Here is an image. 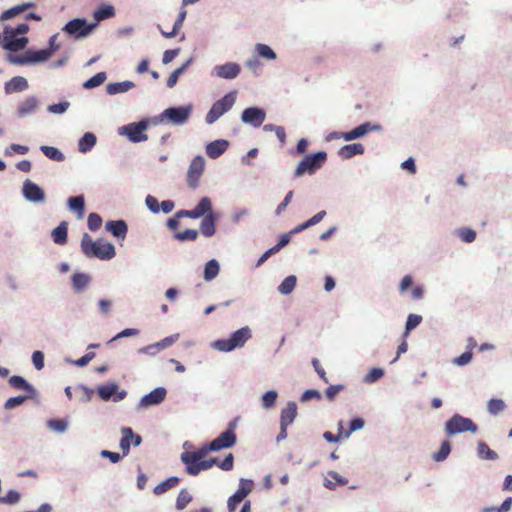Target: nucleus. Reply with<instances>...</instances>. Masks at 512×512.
<instances>
[{
    "mask_svg": "<svg viewBox=\"0 0 512 512\" xmlns=\"http://www.w3.org/2000/svg\"><path fill=\"white\" fill-rule=\"evenodd\" d=\"M177 217H187L191 219H198L203 216L200 224V230L203 236L211 237L215 234V223L217 215L212 211V203L208 197H203L192 210H179L176 213Z\"/></svg>",
    "mask_w": 512,
    "mask_h": 512,
    "instance_id": "f257e3e1",
    "label": "nucleus"
},
{
    "mask_svg": "<svg viewBox=\"0 0 512 512\" xmlns=\"http://www.w3.org/2000/svg\"><path fill=\"white\" fill-rule=\"evenodd\" d=\"M81 249L85 256L98 258L101 260H110L115 256V248L102 239L93 241V239L85 233L81 240Z\"/></svg>",
    "mask_w": 512,
    "mask_h": 512,
    "instance_id": "f03ea898",
    "label": "nucleus"
},
{
    "mask_svg": "<svg viewBox=\"0 0 512 512\" xmlns=\"http://www.w3.org/2000/svg\"><path fill=\"white\" fill-rule=\"evenodd\" d=\"M251 338L249 327H242L235 331L230 338L220 339L213 343V347L222 352H230L235 348H241Z\"/></svg>",
    "mask_w": 512,
    "mask_h": 512,
    "instance_id": "7ed1b4c3",
    "label": "nucleus"
},
{
    "mask_svg": "<svg viewBox=\"0 0 512 512\" xmlns=\"http://www.w3.org/2000/svg\"><path fill=\"white\" fill-rule=\"evenodd\" d=\"M326 160L327 153L324 151L306 155L297 165L294 172L295 177H301L304 174H314L324 165Z\"/></svg>",
    "mask_w": 512,
    "mask_h": 512,
    "instance_id": "20e7f679",
    "label": "nucleus"
},
{
    "mask_svg": "<svg viewBox=\"0 0 512 512\" xmlns=\"http://www.w3.org/2000/svg\"><path fill=\"white\" fill-rule=\"evenodd\" d=\"M236 101V92L232 91L224 95L221 99L217 100L206 115L205 121L207 124H213L223 114L229 111Z\"/></svg>",
    "mask_w": 512,
    "mask_h": 512,
    "instance_id": "39448f33",
    "label": "nucleus"
},
{
    "mask_svg": "<svg viewBox=\"0 0 512 512\" xmlns=\"http://www.w3.org/2000/svg\"><path fill=\"white\" fill-rule=\"evenodd\" d=\"M445 431L448 436L458 433L478 431L477 425L469 418L463 417L460 414H454L446 423Z\"/></svg>",
    "mask_w": 512,
    "mask_h": 512,
    "instance_id": "423d86ee",
    "label": "nucleus"
},
{
    "mask_svg": "<svg viewBox=\"0 0 512 512\" xmlns=\"http://www.w3.org/2000/svg\"><path fill=\"white\" fill-rule=\"evenodd\" d=\"M51 51H48L47 49H41V50H27L25 51L24 55H12L9 54L7 56V60L16 65H25L28 63H38V62H44L48 60L51 57Z\"/></svg>",
    "mask_w": 512,
    "mask_h": 512,
    "instance_id": "0eeeda50",
    "label": "nucleus"
},
{
    "mask_svg": "<svg viewBox=\"0 0 512 512\" xmlns=\"http://www.w3.org/2000/svg\"><path fill=\"white\" fill-rule=\"evenodd\" d=\"M96 27V23H87L83 18H75L66 23L63 31L68 35L79 39L88 36Z\"/></svg>",
    "mask_w": 512,
    "mask_h": 512,
    "instance_id": "6e6552de",
    "label": "nucleus"
},
{
    "mask_svg": "<svg viewBox=\"0 0 512 512\" xmlns=\"http://www.w3.org/2000/svg\"><path fill=\"white\" fill-rule=\"evenodd\" d=\"M205 169V160L202 156L192 159L187 171V184L191 189H196Z\"/></svg>",
    "mask_w": 512,
    "mask_h": 512,
    "instance_id": "1a4fd4ad",
    "label": "nucleus"
},
{
    "mask_svg": "<svg viewBox=\"0 0 512 512\" xmlns=\"http://www.w3.org/2000/svg\"><path fill=\"white\" fill-rule=\"evenodd\" d=\"M147 127L148 123L146 121L131 123L123 126L121 128V133L126 135L131 142L138 143L148 139V136L145 134Z\"/></svg>",
    "mask_w": 512,
    "mask_h": 512,
    "instance_id": "9d476101",
    "label": "nucleus"
},
{
    "mask_svg": "<svg viewBox=\"0 0 512 512\" xmlns=\"http://www.w3.org/2000/svg\"><path fill=\"white\" fill-rule=\"evenodd\" d=\"M235 424L230 423L226 431L222 432L216 439L210 442V449L219 451L230 448L236 443V434L234 432Z\"/></svg>",
    "mask_w": 512,
    "mask_h": 512,
    "instance_id": "9b49d317",
    "label": "nucleus"
},
{
    "mask_svg": "<svg viewBox=\"0 0 512 512\" xmlns=\"http://www.w3.org/2000/svg\"><path fill=\"white\" fill-rule=\"evenodd\" d=\"M378 125H371L370 123H363L348 132H334L330 134V138H343L345 141H352L354 139L365 136L373 130L379 129Z\"/></svg>",
    "mask_w": 512,
    "mask_h": 512,
    "instance_id": "f8f14e48",
    "label": "nucleus"
},
{
    "mask_svg": "<svg viewBox=\"0 0 512 512\" xmlns=\"http://www.w3.org/2000/svg\"><path fill=\"white\" fill-rule=\"evenodd\" d=\"M191 114V106L187 107H171L162 113V117L167 118L170 122L174 124H183L185 123Z\"/></svg>",
    "mask_w": 512,
    "mask_h": 512,
    "instance_id": "ddd939ff",
    "label": "nucleus"
},
{
    "mask_svg": "<svg viewBox=\"0 0 512 512\" xmlns=\"http://www.w3.org/2000/svg\"><path fill=\"white\" fill-rule=\"evenodd\" d=\"M265 117V111L257 107L246 108L241 115V119L244 123L251 124L254 127L261 126Z\"/></svg>",
    "mask_w": 512,
    "mask_h": 512,
    "instance_id": "4468645a",
    "label": "nucleus"
},
{
    "mask_svg": "<svg viewBox=\"0 0 512 512\" xmlns=\"http://www.w3.org/2000/svg\"><path fill=\"white\" fill-rule=\"evenodd\" d=\"M22 192L28 201L37 203L45 200V193L42 188L30 180L24 182Z\"/></svg>",
    "mask_w": 512,
    "mask_h": 512,
    "instance_id": "2eb2a0df",
    "label": "nucleus"
},
{
    "mask_svg": "<svg viewBox=\"0 0 512 512\" xmlns=\"http://www.w3.org/2000/svg\"><path fill=\"white\" fill-rule=\"evenodd\" d=\"M167 391L163 387H158L152 390L150 393L143 396L139 402V407L147 408L153 405H158L164 401Z\"/></svg>",
    "mask_w": 512,
    "mask_h": 512,
    "instance_id": "dca6fc26",
    "label": "nucleus"
},
{
    "mask_svg": "<svg viewBox=\"0 0 512 512\" xmlns=\"http://www.w3.org/2000/svg\"><path fill=\"white\" fill-rule=\"evenodd\" d=\"M240 71V66L237 63L232 62L225 63L214 68L215 75L222 79H234L239 75Z\"/></svg>",
    "mask_w": 512,
    "mask_h": 512,
    "instance_id": "f3484780",
    "label": "nucleus"
},
{
    "mask_svg": "<svg viewBox=\"0 0 512 512\" xmlns=\"http://www.w3.org/2000/svg\"><path fill=\"white\" fill-rule=\"evenodd\" d=\"M228 146L229 142L224 139L212 141L206 146V154L211 159H216L228 149Z\"/></svg>",
    "mask_w": 512,
    "mask_h": 512,
    "instance_id": "a211bd4d",
    "label": "nucleus"
},
{
    "mask_svg": "<svg viewBox=\"0 0 512 512\" xmlns=\"http://www.w3.org/2000/svg\"><path fill=\"white\" fill-rule=\"evenodd\" d=\"M28 88V82L26 78L22 76H15L5 83L6 94H12L16 92H22Z\"/></svg>",
    "mask_w": 512,
    "mask_h": 512,
    "instance_id": "6ab92c4d",
    "label": "nucleus"
},
{
    "mask_svg": "<svg viewBox=\"0 0 512 512\" xmlns=\"http://www.w3.org/2000/svg\"><path fill=\"white\" fill-rule=\"evenodd\" d=\"M105 227L113 236L120 239H124L128 231L127 224L123 220L108 221Z\"/></svg>",
    "mask_w": 512,
    "mask_h": 512,
    "instance_id": "aec40b11",
    "label": "nucleus"
},
{
    "mask_svg": "<svg viewBox=\"0 0 512 512\" xmlns=\"http://www.w3.org/2000/svg\"><path fill=\"white\" fill-rule=\"evenodd\" d=\"M364 146L361 143H353L344 145L338 151V155L342 159H350L355 155H361L364 153Z\"/></svg>",
    "mask_w": 512,
    "mask_h": 512,
    "instance_id": "412c9836",
    "label": "nucleus"
},
{
    "mask_svg": "<svg viewBox=\"0 0 512 512\" xmlns=\"http://www.w3.org/2000/svg\"><path fill=\"white\" fill-rule=\"evenodd\" d=\"M181 461L186 465V472L189 475L196 476L200 473L201 460L192 461L189 451H185L181 454Z\"/></svg>",
    "mask_w": 512,
    "mask_h": 512,
    "instance_id": "4be33fe9",
    "label": "nucleus"
},
{
    "mask_svg": "<svg viewBox=\"0 0 512 512\" xmlns=\"http://www.w3.org/2000/svg\"><path fill=\"white\" fill-rule=\"evenodd\" d=\"M297 415V406L294 402L288 403L281 412L280 426H289Z\"/></svg>",
    "mask_w": 512,
    "mask_h": 512,
    "instance_id": "5701e85b",
    "label": "nucleus"
},
{
    "mask_svg": "<svg viewBox=\"0 0 512 512\" xmlns=\"http://www.w3.org/2000/svg\"><path fill=\"white\" fill-rule=\"evenodd\" d=\"M37 106H38V100L35 97L31 96V97L26 98L18 106V110H17L18 116L24 117L26 115L31 114L32 112H34L36 110Z\"/></svg>",
    "mask_w": 512,
    "mask_h": 512,
    "instance_id": "b1692460",
    "label": "nucleus"
},
{
    "mask_svg": "<svg viewBox=\"0 0 512 512\" xmlns=\"http://www.w3.org/2000/svg\"><path fill=\"white\" fill-rule=\"evenodd\" d=\"M91 277L88 274L77 272L72 276V286L75 292H82L90 283Z\"/></svg>",
    "mask_w": 512,
    "mask_h": 512,
    "instance_id": "393cba45",
    "label": "nucleus"
},
{
    "mask_svg": "<svg viewBox=\"0 0 512 512\" xmlns=\"http://www.w3.org/2000/svg\"><path fill=\"white\" fill-rule=\"evenodd\" d=\"M67 231L68 225L67 222H61L55 229L52 231V238L55 244L64 245L67 243Z\"/></svg>",
    "mask_w": 512,
    "mask_h": 512,
    "instance_id": "a878e982",
    "label": "nucleus"
},
{
    "mask_svg": "<svg viewBox=\"0 0 512 512\" xmlns=\"http://www.w3.org/2000/svg\"><path fill=\"white\" fill-rule=\"evenodd\" d=\"M134 86H135V84L131 81L113 82V83H109L106 86V91L110 95H115V94L127 92L128 90L132 89Z\"/></svg>",
    "mask_w": 512,
    "mask_h": 512,
    "instance_id": "bb28decb",
    "label": "nucleus"
},
{
    "mask_svg": "<svg viewBox=\"0 0 512 512\" xmlns=\"http://www.w3.org/2000/svg\"><path fill=\"white\" fill-rule=\"evenodd\" d=\"M9 384L20 390H25L29 395H33L35 390L31 384H29L23 377L14 375L9 378Z\"/></svg>",
    "mask_w": 512,
    "mask_h": 512,
    "instance_id": "cd10ccee",
    "label": "nucleus"
},
{
    "mask_svg": "<svg viewBox=\"0 0 512 512\" xmlns=\"http://www.w3.org/2000/svg\"><path fill=\"white\" fill-rule=\"evenodd\" d=\"M180 483V479L176 476L167 478L166 480L159 483L153 490L156 495H161L168 490L176 487Z\"/></svg>",
    "mask_w": 512,
    "mask_h": 512,
    "instance_id": "c85d7f7f",
    "label": "nucleus"
},
{
    "mask_svg": "<svg viewBox=\"0 0 512 512\" xmlns=\"http://www.w3.org/2000/svg\"><path fill=\"white\" fill-rule=\"evenodd\" d=\"M115 15V9L112 5H104L93 13L96 25L105 19H109Z\"/></svg>",
    "mask_w": 512,
    "mask_h": 512,
    "instance_id": "c756f323",
    "label": "nucleus"
},
{
    "mask_svg": "<svg viewBox=\"0 0 512 512\" xmlns=\"http://www.w3.org/2000/svg\"><path fill=\"white\" fill-rule=\"evenodd\" d=\"M121 432L123 436L120 440V448L122 450L123 456H126L128 455L130 451V446L132 444L131 438H133V431L129 427H124L122 428Z\"/></svg>",
    "mask_w": 512,
    "mask_h": 512,
    "instance_id": "7c9ffc66",
    "label": "nucleus"
},
{
    "mask_svg": "<svg viewBox=\"0 0 512 512\" xmlns=\"http://www.w3.org/2000/svg\"><path fill=\"white\" fill-rule=\"evenodd\" d=\"M96 144V136L93 133L87 132L79 140L78 149L82 153L90 151Z\"/></svg>",
    "mask_w": 512,
    "mask_h": 512,
    "instance_id": "2f4dec72",
    "label": "nucleus"
},
{
    "mask_svg": "<svg viewBox=\"0 0 512 512\" xmlns=\"http://www.w3.org/2000/svg\"><path fill=\"white\" fill-rule=\"evenodd\" d=\"M326 215V212L323 210V211H320L318 212L317 214H315L313 217H311L309 220H307L306 222L296 226L292 231L291 233H299L317 223H319Z\"/></svg>",
    "mask_w": 512,
    "mask_h": 512,
    "instance_id": "473e14b6",
    "label": "nucleus"
},
{
    "mask_svg": "<svg viewBox=\"0 0 512 512\" xmlns=\"http://www.w3.org/2000/svg\"><path fill=\"white\" fill-rule=\"evenodd\" d=\"M186 15H187V12L185 9H182L177 17V20L175 21L174 25H173V28H172V31L170 32H166V31H163V30H160L161 31V34L165 37V38H173L177 35V33L179 32V30L181 29L182 27V24L186 18Z\"/></svg>",
    "mask_w": 512,
    "mask_h": 512,
    "instance_id": "72a5a7b5",
    "label": "nucleus"
},
{
    "mask_svg": "<svg viewBox=\"0 0 512 512\" xmlns=\"http://www.w3.org/2000/svg\"><path fill=\"white\" fill-rule=\"evenodd\" d=\"M33 4L32 3H27V4H22V5H17V6H14L6 11H4L1 16H0V21H5V20H8V19H11L13 17H15L16 15H19L20 13L24 12L25 10H27L28 8L32 7Z\"/></svg>",
    "mask_w": 512,
    "mask_h": 512,
    "instance_id": "f704fd0d",
    "label": "nucleus"
},
{
    "mask_svg": "<svg viewBox=\"0 0 512 512\" xmlns=\"http://www.w3.org/2000/svg\"><path fill=\"white\" fill-rule=\"evenodd\" d=\"M69 208L78 213L80 218L83 217L85 212V200L83 196L71 197L68 200Z\"/></svg>",
    "mask_w": 512,
    "mask_h": 512,
    "instance_id": "c9c22d12",
    "label": "nucleus"
},
{
    "mask_svg": "<svg viewBox=\"0 0 512 512\" xmlns=\"http://www.w3.org/2000/svg\"><path fill=\"white\" fill-rule=\"evenodd\" d=\"M40 150L47 158L51 160L62 162L65 159L64 154L58 148L43 145L40 147Z\"/></svg>",
    "mask_w": 512,
    "mask_h": 512,
    "instance_id": "e433bc0d",
    "label": "nucleus"
},
{
    "mask_svg": "<svg viewBox=\"0 0 512 512\" xmlns=\"http://www.w3.org/2000/svg\"><path fill=\"white\" fill-rule=\"evenodd\" d=\"M177 339H178V335H172V336L166 337L154 345H149L147 347L141 348L139 350V352H148L149 350H152V349H157V350L165 349V348L171 346Z\"/></svg>",
    "mask_w": 512,
    "mask_h": 512,
    "instance_id": "4c0bfd02",
    "label": "nucleus"
},
{
    "mask_svg": "<svg viewBox=\"0 0 512 512\" xmlns=\"http://www.w3.org/2000/svg\"><path fill=\"white\" fill-rule=\"evenodd\" d=\"M219 273V264L216 260H210L206 263L204 269V279L206 281L213 280Z\"/></svg>",
    "mask_w": 512,
    "mask_h": 512,
    "instance_id": "58836bf2",
    "label": "nucleus"
},
{
    "mask_svg": "<svg viewBox=\"0 0 512 512\" xmlns=\"http://www.w3.org/2000/svg\"><path fill=\"white\" fill-rule=\"evenodd\" d=\"M192 501V496L187 489H181L176 499V509L183 510Z\"/></svg>",
    "mask_w": 512,
    "mask_h": 512,
    "instance_id": "ea45409f",
    "label": "nucleus"
},
{
    "mask_svg": "<svg viewBox=\"0 0 512 512\" xmlns=\"http://www.w3.org/2000/svg\"><path fill=\"white\" fill-rule=\"evenodd\" d=\"M450 452H451V444H450V442L448 440H444L441 443L440 449L438 450L437 453L433 454L432 458L436 462H441V461L445 460L448 457Z\"/></svg>",
    "mask_w": 512,
    "mask_h": 512,
    "instance_id": "a19ab883",
    "label": "nucleus"
},
{
    "mask_svg": "<svg viewBox=\"0 0 512 512\" xmlns=\"http://www.w3.org/2000/svg\"><path fill=\"white\" fill-rule=\"evenodd\" d=\"M255 51L257 52L259 57H262L267 60L276 59L275 52L266 44L258 43L255 46Z\"/></svg>",
    "mask_w": 512,
    "mask_h": 512,
    "instance_id": "79ce46f5",
    "label": "nucleus"
},
{
    "mask_svg": "<svg viewBox=\"0 0 512 512\" xmlns=\"http://www.w3.org/2000/svg\"><path fill=\"white\" fill-rule=\"evenodd\" d=\"M328 475L333 479V482L329 479H325L324 486L330 490L334 489L336 485L347 484V480L341 477L337 472L330 471Z\"/></svg>",
    "mask_w": 512,
    "mask_h": 512,
    "instance_id": "37998d69",
    "label": "nucleus"
},
{
    "mask_svg": "<svg viewBox=\"0 0 512 512\" xmlns=\"http://www.w3.org/2000/svg\"><path fill=\"white\" fill-rule=\"evenodd\" d=\"M106 78L107 76L105 72H99L90 79H88L86 82H84L83 87L85 89H92L98 87L105 82Z\"/></svg>",
    "mask_w": 512,
    "mask_h": 512,
    "instance_id": "c03bdc74",
    "label": "nucleus"
},
{
    "mask_svg": "<svg viewBox=\"0 0 512 512\" xmlns=\"http://www.w3.org/2000/svg\"><path fill=\"white\" fill-rule=\"evenodd\" d=\"M323 437L328 441V442H332V443H335V442H338L340 439L342 438H348L349 437V433H344V427H343V422L340 421L338 423V434L337 435H334L333 433L327 431L323 434Z\"/></svg>",
    "mask_w": 512,
    "mask_h": 512,
    "instance_id": "a18cd8bd",
    "label": "nucleus"
},
{
    "mask_svg": "<svg viewBox=\"0 0 512 512\" xmlns=\"http://www.w3.org/2000/svg\"><path fill=\"white\" fill-rule=\"evenodd\" d=\"M506 409V404L502 399H491L487 404V410L492 415H497Z\"/></svg>",
    "mask_w": 512,
    "mask_h": 512,
    "instance_id": "49530a36",
    "label": "nucleus"
},
{
    "mask_svg": "<svg viewBox=\"0 0 512 512\" xmlns=\"http://www.w3.org/2000/svg\"><path fill=\"white\" fill-rule=\"evenodd\" d=\"M190 62H191V60L186 61L181 67L177 68L170 74V76L167 80V86L169 88H173L176 85L179 76L184 73V71L189 66Z\"/></svg>",
    "mask_w": 512,
    "mask_h": 512,
    "instance_id": "de8ad7c7",
    "label": "nucleus"
},
{
    "mask_svg": "<svg viewBox=\"0 0 512 512\" xmlns=\"http://www.w3.org/2000/svg\"><path fill=\"white\" fill-rule=\"evenodd\" d=\"M296 281V277L293 275L286 277L279 285V291L285 295L291 293L296 286Z\"/></svg>",
    "mask_w": 512,
    "mask_h": 512,
    "instance_id": "09e8293b",
    "label": "nucleus"
},
{
    "mask_svg": "<svg viewBox=\"0 0 512 512\" xmlns=\"http://www.w3.org/2000/svg\"><path fill=\"white\" fill-rule=\"evenodd\" d=\"M478 454L480 457L487 460H496L498 458L497 453L491 450L490 447L484 442H480L478 444Z\"/></svg>",
    "mask_w": 512,
    "mask_h": 512,
    "instance_id": "8fccbe9b",
    "label": "nucleus"
},
{
    "mask_svg": "<svg viewBox=\"0 0 512 512\" xmlns=\"http://www.w3.org/2000/svg\"><path fill=\"white\" fill-rule=\"evenodd\" d=\"M117 390H118L117 384L113 383V384L103 385V386L99 387L98 394L102 399L108 400L117 392Z\"/></svg>",
    "mask_w": 512,
    "mask_h": 512,
    "instance_id": "3c124183",
    "label": "nucleus"
},
{
    "mask_svg": "<svg viewBox=\"0 0 512 512\" xmlns=\"http://www.w3.org/2000/svg\"><path fill=\"white\" fill-rule=\"evenodd\" d=\"M422 321V317L417 314H410L407 318L404 337H407L411 330L416 328Z\"/></svg>",
    "mask_w": 512,
    "mask_h": 512,
    "instance_id": "603ef678",
    "label": "nucleus"
},
{
    "mask_svg": "<svg viewBox=\"0 0 512 512\" xmlns=\"http://www.w3.org/2000/svg\"><path fill=\"white\" fill-rule=\"evenodd\" d=\"M198 237V231L195 229H186L182 232H177L175 238L179 241H195Z\"/></svg>",
    "mask_w": 512,
    "mask_h": 512,
    "instance_id": "864d4df0",
    "label": "nucleus"
},
{
    "mask_svg": "<svg viewBox=\"0 0 512 512\" xmlns=\"http://www.w3.org/2000/svg\"><path fill=\"white\" fill-rule=\"evenodd\" d=\"M278 394L276 391H268L262 396V406L265 409L272 408L277 400Z\"/></svg>",
    "mask_w": 512,
    "mask_h": 512,
    "instance_id": "5fc2aeb1",
    "label": "nucleus"
},
{
    "mask_svg": "<svg viewBox=\"0 0 512 512\" xmlns=\"http://www.w3.org/2000/svg\"><path fill=\"white\" fill-rule=\"evenodd\" d=\"M48 427L59 433H63L68 426L67 421L63 419H51L47 422Z\"/></svg>",
    "mask_w": 512,
    "mask_h": 512,
    "instance_id": "6e6d98bb",
    "label": "nucleus"
},
{
    "mask_svg": "<svg viewBox=\"0 0 512 512\" xmlns=\"http://www.w3.org/2000/svg\"><path fill=\"white\" fill-rule=\"evenodd\" d=\"M87 224L91 231H96L102 225V218L97 213H90L88 215Z\"/></svg>",
    "mask_w": 512,
    "mask_h": 512,
    "instance_id": "4d7b16f0",
    "label": "nucleus"
},
{
    "mask_svg": "<svg viewBox=\"0 0 512 512\" xmlns=\"http://www.w3.org/2000/svg\"><path fill=\"white\" fill-rule=\"evenodd\" d=\"M32 395H26V396H16V397H11L9 398L5 404H4V407L6 409H13L17 406H20L22 405L26 399H28L29 397H31Z\"/></svg>",
    "mask_w": 512,
    "mask_h": 512,
    "instance_id": "13d9d810",
    "label": "nucleus"
},
{
    "mask_svg": "<svg viewBox=\"0 0 512 512\" xmlns=\"http://www.w3.org/2000/svg\"><path fill=\"white\" fill-rule=\"evenodd\" d=\"M211 451H214L213 449H210V443L202 446L197 451L190 452L191 454V460H201Z\"/></svg>",
    "mask_w": 512,
    "mask_h": 512,
    "instance_id": "bf43d9fd",
    "label": "nucleus"
},
{
    "mask_svg": "<svg viewBox=\"0 0 512 512\" xmlns=\"http://www.w3.org/2000/svg\"><path fill=\"white\" fill-rule=\"evenodd\" d=\"M20 500V494L16 490H10L8 493L0 497V503L15 504Z\"/></svg>",
    "mask_w": 512,
    "mask_h": 512,
    "instance_id": "052dcab7",
    "label": "nucleus"
},
{
    "mask_svg": "<svg viewBox=\"0 0 512 512\" xmlns=\"http://www.w3.org/2000/svg\"><path fill=\"white\" fill-rule=\"evenodd\" d=\"M459 237L466 243H471L476 238V232L470 228H462L459 230Z\"/></svg>",
    "mask_w": 512,
    "mask_h": 512,
    "instance_id": "680f3d73",
    "label": "nucleus"
},
{
    "mask_svg": "<svg viewBox=\"0 0 512 512\" xmlns=\"http://www.w3.org/2000/svg\"><path fill=\"white\" fill-rule=\"evenodd\" d=\"M384 375V371L381 368H372L369 373L365 376V381L373 383L378 381Z\"/></svg>",
    "mask_w": 512,
    "mask_h": 512,
    "instance_id": "e2e57ef3",
    "label": "nucleus"
},
{
    "mask_svg": "<svg viewBox=\"0 0 512 512\" xmlns=\"http://www.w3.org/2000/svg\"><path fill=\"white\" fill-rule=\"evenodd\" d=\"M342 390H344V385H341V384H337V385H330L326 391H325V395L327 397L328 400L330 401H333L336 397V395L341 392Z\"/></svg>",
    "mask_w": 512,
    "mask_h": 512,
    "instance_id": "0e129e2a",
    "label": "nucleus"
},
{
    "mask_svg": "<svg viewBox=\"0 0 512 512\" xmlns=\"http://www.w3.org/2000/svg\"><path fill=\"white\" fill-rule=\"evenodd\" d=\"M217 466L224 470V471H230L233 469L234 466V456L232 453H229L226 455L223 461L218 462Z\"/></svg>",
    "mask_w": 512,
    "mask_h": 512,
    "instance_id": "69168bd1",
    "label": "nucleus"
},
{
    "mask_svg": "<svg viewBox=\"0 0 512 512\" xmlns=\"http://www.w3.org/2000/svg\"><path fill=\"white\" fill-rule=\"evenodd\" d=\"M472 352L469 350V351H466L464 353H462L460 356L456 357L454 360H453V363L458 365V366H464L466 364H468L471 360H472Z\"/></svg>",
    "mask_w": 512,
    "mask_h": 512,
    "instance_id": "338daca9",
    "label": "nucleus"
},
{
    "mask_svg": "<svg viewBox=\"0 0 512 512\" xmlns=\"http://www.w3.org/2000/svg\"><path fill=\"white\" fill-rule=\"evenodd\" d=\"M32 362L37 370H41L44 367V354L41 351L33 352Z\"/></svg>",
    "mask_w": 512,
    "mask_h": 512,
    "instance_id": "774afa93",
    "label": "nucleus"
}]
</instances>
